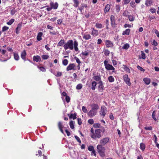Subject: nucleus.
I'll return each instance as SVG.
<instances>
[{"instance_id":"obj_1","label":"nucleus","mask_w":159,"mask_h":159,"mask_svg":"<svg viewBox=\"0 0 159 159\" xmlns=\"http://www.w3.org/2000/svg\"><path fill=\"white\" fill-rule=\"evenodd\" d=\"M101 128L95 129V133L91 134L90 136L92 138L95 139L97 138H99L101 137V132H104L105 129L103 127H101Z\"/></svg>"},{"instance_id":"obj_2","label":"nucleus","mask_w":159,"mask_h":159,"mask_svg":"<svg viewBox=\"0 0 159 159\" xmlns=\"http://www.w3.org/2000/svg\"><path fill=\"white\" fill-rule=\"evenodd\" d=\"M103 146L98 144L97 147V151L100 156L102 157H103L105 156L106 148Z\"/></svg>"},{"instance_id":"obj_3","label":"nucleus","mask_w":159,"mask_h":159,"mask_svg":"<svg viewBox=\"0 0 159 159\" xmlns=\"http://www.w3.org/2000/svg\"><path fill=\"white\" fill-rule=\"evenodd\" d=\"M65 50L69 49L70 50H73L74 48V42L72 40H69L64 45Z\"/></svg>"},{"instance_id":"obj_4","label":"nucleus","mask_w":159,"mask_h":159,"mask_svg":"<svg viewBox=\"0 0 159 159\" xmlns=\"http://www.w3.org/2000/svg\"><path fill=\"white\" fill-rule=\"evenodd\" d=\"M104 64L106 69L108 70H112V72H115V68L111 65L108 63V61L105 60L104 61Z\"/></svg>"},{"instance_id":"obj_5","label":"nucleus","mask_w":159,"mask_h":159,"mask_svg":"<svg viewBox=\"0 0 159 159\" xmlns=\"http://www.w3.org/2000/svg\"><path fill=\"white\" fill-rule=\"evenodd\" d=\"M107 112V108L104 106H102L99 111L100 115L101 116L104 118Z\"/></svg>"},{"instance_id":"obj_6","label":"nucleus","mask_w":159,"mask_h":159,"mask_svg":"<svg viewBox=\"0 0 159 159\" xmlns=\"http://www.w3.org/2000/svg\"><path fill=\"white\" fill-rule=\"evenodd\" d=\"M110 139L108 137H105L100 140V145L103 146H105L109 141Z\"/></svg>"},{"instance_id":"obj_7","label":"nucleus","mask_w":159,"mask_h":159,"mask_svg":"<svg viewBox=\"0 0 159 159\" xmlns=\"http://www.w3.org/2000/svg\"><path fill=\"white\" fill-rule=\"evenodd\" d=\"M97 112V111L91 109L88 113V115L90 117H93L96 115Z\"/></svg>"},{"instance_id":"obj_8","label":"nucleus","mask_w":159,"mask_h":159,"mask_svg":"<svg viewBox=\"0 0 159 159\" xmlns=\"http://www.w3.org/2000/svg\"><path fill=\"white\" fill-rule=\"evenodd\" d=\"M123 78L124 81L125 82V83L128 85H130L131 83L130 82V79L128 78V75L126 74L124 75Z\"/></svg>"},{"instance_id":"obj_9","label":"nucleus","mask_w":159,"mask_h":159,"mask_svg":"<svg viewBox=\"0 0 159 159\" xmlns=\"http://www.w3.org/2000/svg\"><path fill=\"white\" fill-rule=\"evenodd\" d=\"M105 44L107 48H112L113 46L112 42L109 40H106L105 41Z\"/></svg>"},{"instance_id":"obj_10","label":"nucleus","mask_w":159,"mask_h":159,"mask_svg":"<svg viewBox=\"0 0 159 159\" xmlns=\"http://www.w3.org/2000/svg\"><path fill=\"white\" fill-rule=\"evenodd\" d=\"M50 5L52 8L54 9H57L58 6V4L57 2L54 3L51 1L50 3Z\"/></svg>"},{"instance_id":"obj_11","label":"nucleus","mask_w":159,"mask_h":159,"mask_svg":"<svg viewBox=\"0 0 159 159\" xmlns=\"http://www.w3.org/2000/svg\"><path fill=\"white\" fill-rule=\"evenodd\" d=\"M111 21V25L112 27H116L115 21V17L113 15H111L110 17Z\"/></svg>"},{"instance_id":"obj_12","label":"nucleus","mask_w":159,"mask_h":159,"mask_svg":"<svg viewBox=\"0 0 159 159\" xmlns=\"http://www.w3.org/2000/svg\"><path fill=\"white\" fill-rule=\"evenodd\" d=\"M91 30H92L91 33V35L94 36H96L98 35V31L97 30L94 29L93 28H92Z\"/></svg>"},{"instance_id":"obj_13","label":"nucleus","mask_w":159,"mask_h":159,"mask_svg":"<svg viewBox=\"0 0 159 159\" xmlns=\"http://www.w3.org/2000/svg\"><path fill=\"white\" fill-rule=\"evenodd\" d=\"M75 66V64L73 63L70 64L66 68V70L68 71L72 70H73Z\"/></svg>"},{"instance_id":"obj_14","label":"nucleus","mask_w":159,"mask_h":159,"mask_svg":"<svg viewBox=\"0 0 159 159\" xmlns=\"http://www.w3.org/2000/svg\"><path fill=\"white\" fill-rule=\"evenodd\" d=\"M22 26V23H20L18 24L16 29V33L17 34H18L20 30H21Z\"/></svg>"},{"instance_id":"obj_15","label":"nucleus","mask_w":159,"mask_h":159,"mask_svg":"<svg viewBox=\"0 0 159 159\" xmlns=\"http://www.w3.org/2000/svg\"><path fill=\"white\" fill-rule=\"evenodd\" d=\"M98 84H99V86L98 87V89L99 91L102 92L104 88V86L103 85V83L102 81H100L98 82Z\"/></svg>"},{"instance_id":"obj_16","label":"nucleus","mask_w":159,"mask_h":159,"mask_svg":"<svg viewBox=\"0 0 159 159\" xmlns=\"http://www.w3.org/2000/svg\"><path fill=\"white\" fill-rule=\"evenodd\" d=\"M26 55V51L25 50H24L21 52V57L22 59L25 60V59Z\"/></svg>"},{"instance_id":"obj_17","label":"nucleus","mask_w":159,"mask_h":159,"mask_svg":"<svg viewBox=\"0 0 159 159\" xmlns=\"http://www.w3.org/2000/svg\"><path fill=\"white\" fill-rule=\"evenodd\" d=\"M83 38L84 39L86 40H89L91 38V36L89 34H84L83 36Z\"/></svg>"},{"instance_id":"obj_18","label":"nucleus","mask_w":159,"mask_h":159,"mask_svg":"<svg viewBox=\"0 0 159 159\" xmlns=\"http://www.w3.org/2000/svg\"><path fill=\"white\" fill-rule=\"evenodd\" d=\"M34 61H36V62L40 61H41V58L40 56H34L33 57Z\"/></svg>"},{"instance_id":"obj_19","label":"nucleus","mask_w":159,"mask_h":159,"mask_svg":"<svg viewBox=\"0 0 159 159\" xmlns=\"http://www.w3.org/2000/svg\"><path fill=\"white\" fill-rule=\"evenodd\" d=\"M68 115L69 116L70 119H72L73 120L75 119L76 118V114L74 113V114H71L70 115L68 114Z\"/></svg>"},{"instance_id":"obj_20","label":"nucleus","mask_w":159,"mask_h":159,"mask_svg":"<svg viewBox=\"0 0 159 159\" xmlns=\"http://www.w3.org/2000/svg\"><path fill=\"white\" fill-rule=\"evenodd\" d=\"M92 109H93V110L97 111V110H98L99 108V107L98 105L97 104H93L92 106Z\"/></svg>"},{"instance_id":"obj_21","label":"nucleus","mask_w":159,"mask_h":159,"mask_svg":"<svg viewBox=\"0 0 159 159\" xmlns=\"http://www.w3.org/2000/svg\"><path fill=\"white\" fill-rule=\"evenodd\" d=\"M43 33L41 32H39L38 33L37 37V39L38 41H40L42 40V36L43 35Z\"/></svg>"},{"instance_id":"obj_22","label":"nucleus","mask_w":159,"mask_h":159,"mask_svg":"<svg viewBox=\"0 0 159 159\" xmlns=\"http://www.w3.org/2000/svg\"><path fill=\"white\" fill-rule=\"evenodd\" d=\"M130 31V29H127L125 31L123 32L122 34L123 35H129V34Z\"/></svg>"},{"instance_id":"obj_23","label":"nucleus","mask_w":159,"mask_h":159,"mask_svg":"<svg viewBox=\"0 0 159 159\" xmlns=\"http://www.w3.org/2000/svg\"><path fill=\"white\" fill-rule=\"evenodd\" d=\"M145 84L147 85H148L150 82V79L149 78H145L143 79Z\"/></svg>"},{"instance_id":"obj_24","label":"nucleus","mask_w":159,"mask_h":159,"mask_svg":"<svg viewBox=\"0 0 159 159\" xmlns=\"http://www.w3.org/2000/svg\"><path fill=\"white\" fill-rule=\"evenodd\" d=\"M152 0H146L145 4L147 6H150L152 3Z\"/></svg>"},{"instance_id":"obj_25","label":"nucleus","mask_w":159,"mask_h":159,"mask_svg":"<svg viewBox=\"0 0 159 159\" xmlns=\"http://www.w3.org/2000/svg\"><path fill=\"white\" fill-rule=\"evenodd\" d=\"M65 44L64 41L63 39H61L58 42L57 46H63Z\"/></svg>"},{"instance_id":"obj_26","label":"nucleus","mask_w":159,"mask_h":159,"mask_svg":"<svg viewBox=\"0 0 159 159\" xmlns=\"http://www.w3.org/2000/svg\"><path fill=\"white\" fill-rule=\"evenodd\" d=\"M110 8V5L107 4L105 6L104 9V12L106 13L107 12H108Z\"/></svg>"},{"instance_id":"obj_27","label":"nucleus","mask_w":159,"mask_h":159,"mask_svg":"<svg viewBox=\"0 0 159 159\" xmlns=\"http://www.w3.org/2000/svg\"><path fill=\"white\" fill-rule=\"evenodd\" d=\"M128 18L130 21H133L135 19V17L134 16L131 15L128 16Z\"/></svg>"},{"instance_id":"obj_28","label":"nucleus","mask_w":159,"mask_h":159,"mask_svg":"<svg viewBox=\"0 0 159 159\" xmlns=\"http://www.w3.org/2000/svg\"><path fill=\"white\" fill-rule=\"evenodd\" d=\"M123 66L124 67V69L125 71L129 73L130 72V70L128 67L124 65H123Z\"/></svg>"},{"instance_id":"obj_29","label":"nucleus","mask_w":159,"mask_h":159,"mask_svg":"<svg viewBox=\"0 0 159 159\" xmlns=\"http://www.w3.org/2000/svg\"><path fill=\"white\" fill-rule=\"evenodd\" d=\"M14 57L16 61H18L19 59V56L17 53H14Z\"/></svg>"},{"instance_id":"obj_30","label":"nucleus","mask_w":159,"mask_h":159,"mask_svg":"<svg viewBox=\"0 0 159 159\" xmlns=\"http://www.w3.org/2000/svg\"><path fill=\"white\" fill-rule=\"evenodd\" d=\"M73 2H74V6L75 7H78V5H79V0H74Z\"/></svg>"},{"instance_id":"obj_31","label":"nucleus","mask_w":159,"mask_h":159,"mask_svg":"<svg viewBox=\"0 0 159 159\" xmlns=\"http://www.w3.org/2000/svg\"><path fill=\"white\" fill-rule=\"evenodd\" d=\"M140 148L141 149L142 151H143L145 148V144L143 143H141L140 144Z\"/></svg>"},{"instance_id":"obj_32","label":"nucleus","mask_w":159,"mask_h":159,"mask_svg":"<svg viewBox=\"0 0 159 159\" xmlns=\"http://www.w3.org/2000/svg\"><path fill=\"white\" fill-rule=\"evenodd\" d=\"M93 78L94 80L96 81H99V82L100 81H101L100 76H95L93 77Z\"/></svg>"},{"instance_id":"obj_33","label":"nucleus","mask_w":159,"mask_h":159,"mask_svg":"<svg viewBox=\"0 0 159 159\" xmlns=\"http://www.w3.org/2000/svg\"><path fill=\"white\" fill-rule=\"evenodd\" d=\"M129 47V44L128 43H126L123 46L122 48L123 49H127Z\"/></svg>"},{"instance_id":"obj_34","label":"nucleus","mask_w":159,"mask_h":159,"mask_svg":"<svg viewBox=\"0 0 159 159\" xmlns=\"http://www.w3.org/2000/svg\"><path fill=\"white\" fill-rule=\"evenodd\" d=\"M108 80L110 82H113L114 81V79L112 76L109 77L108 78Z\"/></svg>"},{"instance_id":"obj_35","label":"nucleus","mask_w":159,"mask_h":159,"mask_svg":"<svg viewBox=\"0 0 159 159\" xmlns=\"http://www.w3.org/2000/svg\"><path fill=\"white\" fill-rule=\"evenodd\" d=\"M97 83L95 81H93L92 83V87L91 89L92 90H94L95 89V87Z\"/></svg>"},{"instance_id":"obj_36","label":"nucleus","mask_w":159,"mask_h":159,"mask_svg":"<svg viewBox=\"0 0 159 159\" xmlns=\"http://www.w3.org/2000/svg\"><path fill=\"white\" fill-rule=\"evenodd\" d=\"M95 26L98 28L101 29L102 28V25L101 24L96 23Z\"/></svg>"},{"instance_id":"obj_37","label":"nucleus","mask_w":159,"mask_h":159,"mask_svg":"<svg viewBox=\"0 0 159 159\" xmlns=\"http://www.w3.org/2000/svg\"><path fill=\"white\" fill-rule=\"evenodd\" d=\"M83 87V85L81 84H78L76 86V89L77 90L81 89Z\"/></svg>"},{"instance_id":"obj_38","label":"nucleus","mask_w":159,"mask_h":159,"mask_svg":"<svg viewBox=\"0 0 159 159\" xmlns=\"http://www.w3.org/2000/svg\"><path fill=\"white\" fill-rule=\"evenodd\" d=\"M103 52L104 53L106 56H108L110 53L109 51L107 49L104 50Z\"/></svg>"},{"instance_id":"obj_39","label":"nucleus","mask_w":159,"mask_h":159,"mask_svg":"<svg viewBox=\"0 0 159 159\" xmlns=\"http://www.w3.org/2000/svg\"><path fill=\"white\" fill-rule=\"evenodd\" d=\"M15 20L14 19H11L7 23V24L9 25H11L14 21Z\"/></svg>"},{"instance_id":"obj_40","label":"nucleus","mask_w":159,"mask_h":159,"mask_svg":"<svg viewBox=\"0 0 159 159\" xmlns=\"http://www.w3.org/2000/svg\"><path fill=\"white\" fill-rule=\"evenodd\" d=\"M74 121H71L70 122V128L71 129H73L74 128Z\"/></svg>"},{"instance_id":"obj_41","label":"nucleus","mask_w":159,"mask_h":159,"mask_svg":"<svg viewBox=\"0 0 159 159\" xmlns=\"http://www.w3.org/2000/svg\"><path fill=\"white\" fill-rule=\"evenodd\" d=\"M58 127L59 129L63 128L64 127L62 122L59 121L58 123Z\"/></svg>"},{"instance_id":"obj_42","label":"nucleus","mask_w":159,"mask_h":159,"mask_svg":"<svg viewBox=\"0 0 159 159\" xmlns=\"http://www.w3.org/2000/svg\"><path fill=\"white\" fill-rule=\"evenodd\" d=\"M68 62V61L66 59H64L62 61V64L65 66H66L67 65Z\"/></svg>"},{"instance_id":"obj_43","label":"nucleus","mask_w":159,"mask_h":159,"mask_svg":"<svg viewBox=\"0 0 159 159\" xmlns=\"http://www.w3.org/2000/svg\"><path fill=\"white\" fill-rule=\"evenodd\" d=\"M42 57L43 59L46 60L48 58L49 56L48 55H44L42 56Z\"/></svg>"},{"instance_id":"obj_44","label":"nucleus","mask_w":159,"mask_h":159,"mask_svg":"<svg viewBox=\"0 0 159 159\" xmlns=\"http://www.w3.org/2000/svg\"><path fill=\"white\" fill-rule=\"evenodd\" d=\"M141 52L142 58L143 59H145L146 55L144 53V52L143 51H141Z\"/></svg>"},{"instance_id":"obj_45","label":"nucleus","mask_w":159,"mask_h":159,"mask_svg":"<svg viewBox=\"0 0 159 159\" xmlns=\"http://www.w3.org/2000/svg\"><path fill=\"white\" fill-rule=\"evenodd\" d=\"M137 68L139 70L141 71L144 72L145 71V70L140 66H137Z\"/></svg>"},{"instance_id":"obj_46","label":"nucleus","mask_w":159,"mask_h":159,"mask_svg":"<svg viewBox=\"0 0 159 159\" xmlns=\"http://www.w3.org/2000/svg\"><path fill=\"white\" fill-rule=\"evenodd\" d=\"M74 59H75V60L76 61V62L78 64H80L81 63V61H80V59H79V58L78 57H74Z\"/></svg>"},{"instance_id":"obj_47","label":"nucleus","mask_w":159,"mask_h":159,"mask_svg":"<svg viewBox=\"0 0 159 159\" xmlns=\"http://www.w3.org/2000/svg\"><path fill=\"white\" fill-rule=\"evenodd\" d=\"M93 126L94 128H101V125L99 123H95L93 125Z\"/></svg>"},{"instance_id":"obj_48","label":"nucleus","mask_w":159,"mask_h":159,"mask_svg":"<svg viewBox=\"0 0 159 159\" xmlns=\"http://www.w3.org/2000/svg\"><path fill=\"white\" fill-rule=\"evenodd\" d=\"M155 111H153V112H152V118H153V119H154V120L155 121H156L157 120V118H156V115H155Z\"/></svg>"},{"instance_id":"obj_49","label":"nucleus","mask_w":159,"mask_h":159,"mask_svg":"<svg viewBox=\"0 0 159 159\" xmlns=\"http://www.w3.org/2000/svg\"><path fill=\"white\" fill-rule=\"evenodd\" d=\"M88 123L91 125H93L94 123V120L93 119H90L88 121Z\"/></svg>"},{"instance_id":"obj_50","label":"nucleus","mask_w":159,"mask_h":159,"mask_svg":"<svg viewBox=\"0 0 159 159\" xmlns=\"http://www.w3.org/2000/svg\"><path fill=\"white\" fill-rule=\"evenodd\" d=\"M131 0H123L122 3L123 4H127L129 3Z\"/></svg>"},{"instance_id":"obj_51","label":"nucleus","mask_w":159,"mask_h":159,"mask_svg":"<svg viewBox=\"0 0 159 159\" xmlns=\"http://www.w3.org/2000/svg\"><path fill=\"white\" fill-rule=\"evenodd\" d=\"M144 129L147 130H151L152 129V127L151 126L145 127L144 128Z\"/></svg>"},{"instance_id":"obj_52","label":"nucleus","mask_w":159,"mask_h":159,"mask_svg":"<svg viewBox=\"0 0 159 159\" xmlns=\"http://www.w3.org/2000/svg\"><path fill=\"white\" fill-rule=\"evenodd\" d=\"M9 29V27L6 26H4L2 28V31L4 32L5 31Z\"/></svg>"},{"instance_id":"obj_53","label":"nucleus","mask_w":159,"mask_h":159,"mask_svg":"<svg viewBox=\"0 0 159 159\" xmlns=\"http://www.w3.org/2000/svg\"><path fill=\"white\" fill-rule=\"evenodd\" d=\"M16 12V11L15 10V8L13 9L12 10H11V15H14L15 13Z\"/></svg>"},{"instance_id":"obj_54","label":"nucleus","mask_w":159,"mask_h":159,"mask_svg":"<svg viewBox=\"0 0 159 159\" xmlns=\"http://www.w3.org/2000/svg\"><path fill=\"white\" fill-rule=\"evenodd\" d=\"M81 54L83 56H87L88 55V53L86 51H85L84 52H82Z\"/></svg>"},{"instance_id":"obj_55","label":"nucleus","mask_w":159,"mask_h":159,"mask_svg":"<svg viewBox=\"0 0 159 159\" xmlns=\"http://www.w3.org/2000/svg\"><path fill=\"white\" fill-rule=\"evenodd\" d=\"M123 15L125 16H129L128 11H124L123 13Z\"/></svg>"},{"instance_id":"obj_56","label":"nucleus","mask_w":159,"mask_h":159,"mask_svg":"<svg viewBox=\"0 0 159 159\" xmlns=\"http://www.w3.org/2000/svg\"><path fill=\"white\" fill-rule=\"evenodd\" d=\"M89 151H91L94 149V147L93 146H89L88 148Z\"/></svg>"},{"instance_id":"obj_57","label":"nucleus","mask_w":159,"mask_h":159,"mask_svg":"<svg viewBox=\"0 0 159 159\" xmlns=\"http://www.w3.org/2000/svg\"><path fill=\"white\" fill-rule=\"evenodd\" d=\"M75 139H76V140L79 143H81V141L79 138L78 136H77L76 135H75Z\"/></svg>"},{"instance_id":"obj_58","label":"nucleus","mask_w":159,"mask_h":159,"mask_svg":"<svg viewBox=\"0 0 159 159\" xmlns=\"http://www.w3.org/2000/svg\"><path fill=\"white\" fill-rule=\"evenodd\" d=\"M82 110L83 111L84 113H87L88 111L86 108V107H85L84 106L82 107Z\"/></svg>"},{"instance_id":"obj_59","label":"nucleus","mask_w":159,"mask_h":159,"mask_svg":"<svg viewBox=\"0 0 159 159\" xmlns=\"http://www.w3.org/2000/svg\"><path fill=\"white\" fill-rule=\"evenodd\" d=\"M66 100L67 103L69 102L70 100V97L68 96H66Z\"/></svg>"},{"instance_id":"obj_60","label":"nucleus","mask_w":159,"mask_h":159,"mask_svg":"<svg viewBox=\"0 0 159 159\" xmlns=\"http://www.w3.org/2000/svg\"><path fill=\"white\" fill-rule=\"evenodd\" d=\"M124 27L125 28H127V27H128V28H131L132 27V26L131 25H130V24H125L124 25Z\"/></svg>"},{"instance_id":"obj_61","label":"nucleus","mask_w":159,"mask_h":159,"mask_svg":"<svg viewBox=\"0 0 159 159\" xmlns=\"http://www.w3.org/2000/svg\"><path fill=\"white\" fill-rule=\"evenodd\" d=\"M130 6H131V7L134 8L135 6V4L134 2V1H132L130 3Z\"/></svg>"},{"instance_id":"obj_62","label":"nucleus","mask_w":159,"mask_h":159,"mask_svg":"<svg viewBox=\"0 0 159 159\" xmlns=\"http://www.w3.org/2000/svg\"><path fill=\"white\" fill-rule=\"evenodd\" d=\"M152 45H153L155 46H156L158 44V43H157V42L155 40H153V42L152 43Z\"/></svg>"},{"instance_id":"obj_63","label":"nucleus","mask_w":159,"mask_h":159,"mask_svg":"<svg viewBox=\"0 0 159 159\" xmlns=\"http://www.w3.org/2000/svg\"><path fill=\"white\" fill-rule=\"evenodd\" d=\"M78 123L79 125H80L82 124L81 119V118H78L77 119Z\"/></svg>"},{"instance_id":"obj_64","label":"nucleus","mask_w":159,"mask_h":159,"mask_svg":"<svg viewBox=\"0 0 159 159\" xmlns=\"http://www.w3.org/2000/svg\"><path fill=\"white\" fill-rule=\"evenodd\" d=\"M154 32L157 34V37H159V32L156 29H155Z\"/></svg>"}]
</instances>
